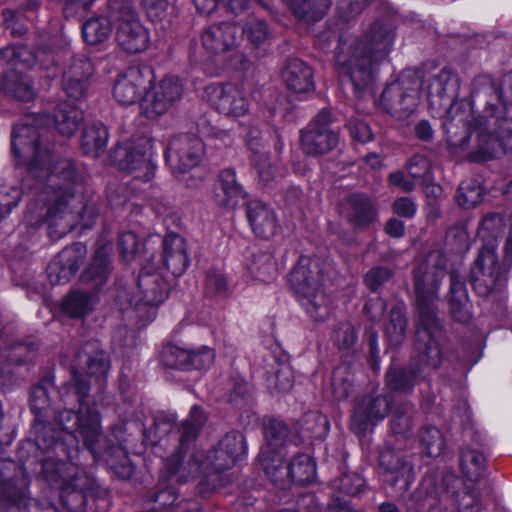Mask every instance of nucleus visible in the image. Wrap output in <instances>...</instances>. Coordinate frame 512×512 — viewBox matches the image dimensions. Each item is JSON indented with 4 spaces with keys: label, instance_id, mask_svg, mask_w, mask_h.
I'll return each instance as SVG.
<instances>
[{
    "label": "nucleus",
    "instance_id": "obj_16",
    "mask_svg": "<svg viewBox=\"0 0 512 512\" xmlns=\"http://www.w3.org/2000/svg\"><path fill=\"white\" fill-rule=\"evenodd\" d=\"M205 96L221 114L240 118L250 113V101L245 91L235 84H211L205 88Z\"/></svg>",
    "mask_w": 512,
    "mask_h": 512
},
{
    "label": "nucleus",
    "instance_id": "obj_20",
    "mask_svg": "<svg viewBox=\"0 0 512 512\" xmlns=\"http://www.w3.org/2000/svg\"><path fill=\"white\" fill-rule=\"evenodd\" d=\"M94 72L92 62L84 56L72 60L63 73V89L68 97L79 100L85 98Z\"/></svg>",
    "mask_w": 512,
    "mask_h": 512
},
{
    "label": "nucleus",
    "instance_id": "obj_6",
    "mask_svg": "<svg viewBox=\"0 0 512 512\" xmlns=\"http://www.w3.org/2000/svg\"><path fill=\"white\" fill-rule=\"evenodd\" d=\"M153 80L154 73L150 67H130L117 76L113 97L121 105H131L141 100V113L155 118L180 98L182 84L176 77H166L152 88Z\"/></svg>",
    "mask_w": 512,
    "mask_h": 512
},
{
    "label": "nucleus",
    "instance_id": "obj_40",
    "mask_svg": "<svg viewBox=\"0 0 512 512\" xmlns=\"http://www.w3.org/2000/svg\"><path fill=\"white\" fill-rule=\"evenodd\" d=\"M251 274L261 282H269L274 279L277 272V265L271 254L259 255L250 265Z\"/></svg>",
    "mask_w": 512,
    "mask_h": 512
},
{
    "label": "nucleus",
    "instance_id": "obj_35",
    "mask_svg": "<svg viewBox=\"0 0 512 512\" xmlns=\"http://www.w3.org/2000/svg\"><path fill=\"white\" fill-rule=\"evenodd\" d=\"M111 32V22L106 17L90 18L82 26L83 38L90 45L106 41L110 37Z\"/></svg>",
    "mask_w": 512,
    "mask_h": 512
},
{
    "label": "nucleus",
    "instance_id": "obj_47",
    "mask_svg": "<svg viewBox=\"0 0 512 512\" xmlns=\"http://www.w3.org/2000/svg\"><path fill=\"white\" fill-rule=\"evenodd\" d=\"M218 2H223L233 12L242 11L248 5V0H194L197 10L203 14H210Z\"/></svg>",
    "mask_w": 512,
    "mask_h": 512
},
{
    "label": "nucleus",
    "instance_id": "obj_23",
    "mask_svg": "<svg viewBox=\"0 0 512 512\" xmlns=\"http://www.w3.org/2000/svg\"><path fill=\"white\" fill-rule=\"evenodd\" d=\"M246 193L236 180L233 169H225L219 175L218 184L214 191V200L217 205L236 208L245 202Z\"/></svg>",
    "mask_w": 512,
    "mask_h": 512
},
{
    "label": "nucleus",
    "instance_id": "obj_9",
    "mask_svg": "<svg viewBox=\"0 0 512 512\" xmlns=\"http://www.w3.org/2000/svg\"><path fill=\"white\" fill-rule=\"evenodd\" d=\"M320 280L318 261L308 256L299 258L288 277L299 304L316 322L326 320L334 308L333 299L321 289Z\"/></svg>",
    "mask_w": 512,
    "mask_h": 512
},
{
    "label": "nucleus",
    "instance_id": "obj_50",
    "mask_svg": "<svg viewBox=\"0 0 512 512\" xmlns=\"http://www.w3.org/2000/svg\"><path fill=\"white\" fill-rule=\"evenodd\" d=\"M334 486L345 494L355 495L362 490L364 480L357 474H344Z\"/></svg>",
    "mask_w": 512,
    "mask_h": 512
},
{
    "label": "nucleus",
    "instance_id": "obj_11",
    "mask_svg": "<svg viewBox=\"0 0 512 512\" xmlns=\"http://www.w3.org/2000/svg\"><path fill=\"white\" fill-rule=\"evenodd\" d=\"M169 287L168 282L155 266L146 263L138 275L133 295L130 297L128 292L122 291L118 301L123 311L132 308L145 325L155 318V308L167 299Z\"/></svg>",
    "mask_w": 512,
    "mask_h": 512
},
{
    "label": "nucleus",
    "instance_id": "obj_13",
    "mask_svg": "<svg viewBox=\"0 0 512 512\" xmlns=\"http://www.w3.org/2000/svg\"><path fill=\"white\" fill-rule=\"evenodd\" d=\"M204 151V145L201 139L190 136L180 135L173 138L165 152V159L169 167L180 181L188 187L197 185L195 179H200L197 171L188 174L200 163Z\"/></svg>",
    "mask_w": 512,
    "mask_h": 512
},
{
    "label": "nucleus",
    "instance_id": "obj_37",
    "mask_svg": "<svg viewBox=\"0 0 512 512\" xmlns=\"http://www.w3.org/2000/svg\"><path fill=\"white\" fill-rule=\"evenodd\" d=\"M460 464L463 474L471 481H477L484 471L485 457L475 450L462 451Z\"/></svg>",
    "mask_w": 512,
    "mask_h": 512
},
{
    "label": "nucleus",
    "instance_id": "obj_28",
    "mask_svg": "<svg viewBox=\"0 0 512 512\" xmlns=\"http://www.w3.org/2000/svg\"><path fill=\"white\" fill-rule=\"evenodd\" d=\"M78 365L85 361L87 371L90 377L95 379H104L109 371L110 363L106 353L100 349L97 341H92L82 348L77 356Z\"/></svg>",
    "mask_w": 512,
    "mask_h": 512
},
{
    "label": "nucleus",
    "instance_id": "obj_7",
    "mask_svg": "<svg viewBox=\"0 0 512 512\" xmlns=\"http://www.w3.org/2000/svg\"><path fill=\"white\" fill-rule=\"evenodd\" d=\"M287 432L288 428L283 422L271 421L265 428L268 444L261 448L259 454V461L266 475L280 488H285L292 482L308 484L312 482L316 474V465L310 456L300 454L290 463L285 464L283 451L273 449L278 442H285Z\"/></svg>",
    "mask_w": 512,
    "mask_h": 512
},
{
    "label": "nucleus",
    "instance_id": "obj_5",
    "mask_svg": "<svg viewBox=\"0 0 512 512\" xmlns=\"http://www.w3.org/2000/svg\"><path fill=\"white\" fill-rule=\"evenodd\" d=\"M394 42V28L387 21L374 22L365 39L352 35L341 36L335 50V66L357 90L366 88L373 80L377 65L389 53Z\"/></svg>",
    "mask_w": 512,
    "mask_h": 512
},
{
    "label": "nucleus",
    "instance_id": "obj_10",
    "mask_svg": "<svg viewBox=\"0 0 512 512\" xmlns=\"http://www.w3.org/2000/svg\"><path fill=\"white\" fill-rule=\"evenodd\" d=\"M503 230V219L499 214L487 215L478 228V235L487 242L471 268V281L475 291L486 296L504 285L506 278L496 257V238Z\"/></svg>",
    "mask_w": 512,
    "mask_h": 512
},
{
    "label": "nucleus",
    "instance_id": "obj_62",
    "mask_svg": "<svg viewBox=\"0 0 512 512\" xmlns=\"http://www.w3.org/2000/svg\"><path fill=\"white\" fill-rule=\"evenodd\" d=\"M253 161L261 180L265 183H268L274 177L273 167L269 161V158L266 155L259 157L255 156Z\"/></svg>",
    "mask_w": 512,
    "mask_h": 512
},
{
    "label": "nucleus",
    "instance_id": "obj_14",
    "mask_svg": "<svg viewBox=\"0 0 512 512\" xmlns=\"http://www.w3.org/2000/svg\"><path fill=\"white\" fill-rule=\"evenodd\" d=\"M419 78L410 72L387 86L380 105L392 116L403 119L413 113L419 103Z\"/></svg>",
    "mask_w": 512,
    "mask_h": 512
},
{
    "label": "nucleus",
    "instance_id": "obj_38",
    "mask_svg": "<svg viewBox=\"0 0 512 512\" xmlns=\"http://www.w3.org/2000/svg\"><path fill=\"white\" fill-rule=\"evenodd\" d=\"M329 428V421L326 416L311 412L304 417L301 428L302 437L322 439L328 434Z\"/></svg>",
    "mask_w": 512,
    "mask_h": 512
},
{
    "label": "nucleus",
    "instance_id": "obj_42",
    "mask_svg": "<svg viewBox=\"0 0 512 512\" xmlns=\"http://www.w3.org/2000/svg\"><path fill=\"white\" fill-rule=\"evenodd\" d=\"M421 443L425 452L431 457L440 456L445 449L444 437L436 427H427L422 431Z\"/></svg>",
    "mask_w": 512,
    "mask_h": 512
},
{
    "label": "nucleus",
    "instance_id": "obj_19",
    "mask_svg": "<svg viewBox=\"0 0 512 512\" xmlns=\"http://www.w3.org/2000/svg\"><path fill=\"white\" fill-rule=\"evenodd\" d=\"M86 253L87 249L82 243H75L63 249L47 268L51 284L56 285L68 282L78 271Z\"/></svg>",
    "mask_w": 512,
    "mask_h": 512
},
{
    "label": "nucleus",
    "instance_id": "obj_33",
    "mask_svg": "<svg viewBox=\"0 0 512 512\" xmlns=\"http://www.w3.org/2000/svg\"><path fill=\"white\" fill-rule=\"evenodd\" d=\"M404 308L403 302H397L390 311L389 322L385 328V334L390 346L399 345L405 338L406 318Z\"/></svg>",
    "mask_w": 512,
    "mask_h": 512
},
{
    "label": "nucleus",
    "instance_id": "obj_63",
    "mask_svg": "<svg viewBox=\"0 0 512 512\" xmlns=\"http://www.w3.org/2000/svg\"><path fill=\"white\" fill-rule=\"evenodd\" d=\"M385 303L382 298L376 297L373 299H370L365 305H364V312L366 315H368L371 320L375 321L382 317L385 311Z\"/></svg>",
    "mask_w": 512,
    "mask_h": 512
},
{
    "label": "nucleus",
    "instance_id": "obj_61",
    "mask_svg": "<svg viewBox=\"0 0 512 512\" xmlns=\"http://www.w3.org/2000/svg\"><path fill=\"white\" fill-rule=\"evenodd\" d=\"M393 209L397 215L406 218L413 217L417 210L415 203L408 197L397 199L394 202Z\"/></svg>",
    "mask_w": 512,
    "mask_h": 512
},
{
    "label": "nucleus",
    "instance_id": "obj_44",
    "mask_svg": "<svg viewBox=\"0 0 512 512\" xmlns=\"http://www.w3.org/2000/svg\"><path fill=\"white\" fill-rule=\"evenodd\" d=\"M331 385L336 398L342 399L349 395L352 383L346 366H339L335 369Z\"/></svg>",
    "mask_w": 512,
    "mask_h": 512
},
{
    "label": "nucleus",
    "instance_id": "obj_17",
    "mask_svg": "<svg viewBox=\"0 0 512 512\" xmlns=\"http://www.w3.org/2000/svg\"><path fill=\"white\" fill-rule=\"evenodd\" d=\"M331 121L330 111L323 109L301 134V144L306 154H325L338 144V133L329 128Z\"/></svg>",
    "mask_w": 512,
    "mask_h": 512
},
{
    "label": "nucleus",
    "instance_id": "obj_22",
    "mask_svg": "<svg viewBox=\"0 0 512 512\" xmlns=\"http://www.w3.org/2000/svg\"><path fill=\"white\" fill-rule=\"evenodd\" d=\"M118 44L129 53L144 51L150 41L147 29L137 18L130 15L129 19H122L116 30Z\"/></svg>",
    "mask_w": 512,
    "mask_h": 512
},
{
    "label": "nucleus",
    "instance_id": "obj_56",
    "mask_svg": "<svg viewBox=\"0 0 512 512\" xmlns=\"http://www.w3.org/2000/svg\"><path fill=\"white\" fill-rule=\"evenodd\" d=\"M140 2L147 13V16L152 21L161 19L168 6L167 0H140Z\"/></svg>",
    "mask_w": 512,
    "mask_h": 512
},
{
    "label": "nucleus",
    "instance_id": "obj_52",
    "mask_svg": "<svg viewBox=\"0 0 512 512\" xmlns=\"http://www.w3.org/2000/svg\"><path fill=\"white\" fill-rule=\"evenodd\" d=\"M242 32L248 37V39L255 44L263 42L268 34L267 25L264 21L254 20L249 22L243 29Z\"/></svg>",
    "mask_w": 512,
    "mask_h": 512
},
{
    "label": "nucleus",
    "instance_id": "obj_49",
    "mask_svg": "<svg viewBox=\"0 0 512 512\" xmlns=\"http://www.w3.org/2000/svg\"><path fill=\"white\" fill-rule=\"evenodd\" d=\"M368 0H340L337 6L339 18L348 21L359 15L366 7Z\"/></svg>",
    "mask_w": 512,
    "mask_h": 512
},
{
    "label": "nucleus",
    "instance_id": "obj_4",
    "mask_svg": "<svg viewBox=\"0 0 512 512\" xmlns=\"http://www.w3.org/2000/svg\"><path fill=\"white\" fill-rule=\"evenodd\" d=\"M205 421L203 410L193 406L188 419L182 424L179 449L166 461L169 476L177 482L184 483L202 476L208 484L210 478H218L220 472L233 467L247 455L245 437L240 432L226 434L207 454L199 449L191 450V441Z\"/></svg>",
    "mask_w": 512,
    "mask_h": 512
},
{
    "label": "nucleus",
    "instance_id": "obj_12",
    "mask_svg": "<svg viewBox=\"0 0 512 512\" xmlns=\"http://www.w3.org/2000/svg\"><path fill=\"white\" fill-rule=\"evenodd\" d=\"M69 462H58L51 458L43 461L42 468L45 477L50 482H61V500L70 512H84L86 500L84 495L85 485L79 483L82 477L78 474V468Z\"/></svg>",
    "mask_w": 512,
    "mask_h": 512
},
{
    "label": "nucleus",
    "instance_id": "obj_29",
    "mask_svg": "<svg viewBox=\"0 0 512 512\" xmlns=\"http://www.w3.org/2000/svg\"><path fill=\"white\" fill-rule=\"evenodd\" d=\"M123 168L134 174V182L142 180L144 183H148L155 173V165L142 147L128 151Z\"/></svg>",
    "mask_w": 512,
    "mask_h": 512
},
{
    "label": "nucleus",
    "instance_id": "obj_60",
    "mask_svg": "<svg viewBox=\"0 0 512 512\" xmlns=\"http://www.w3.org/2000/svg\"><path fill=\"white\" fill-rule=\"evenodd\" d=\"M49 406V398L45 388L37 386L31 395V408L35 414H41Z\"/></svg>",
    "mask_w": 512,
    "mask_h": 512
},
{
    "label": "nucleus",
    "instance_id": "obj_53",
    "mask_svg": "<svg viewBox=\"0 0 512 512\" xmlns=\"http://www.w3.org/2000/svg\"><path fill=\"white\" fill-rule=\"evenodd\" d=\"M280 512H322V508L312 494L300 496L293 508L283 509Z\"/></svg>",
    "mask_w": 512,
    "mask_h": 512
},
{
    "label": "nucleus",
    "instance_id": "obj_39",
    "mask_svg": "<svg viewBox=\"0 0 512 512\" xmlns=\"http://www.w3.org/2000/svg\"><path fill=\"white\" fill-rule=\"evenodd\" d=\"M484 196V189L476 180L463 181L457 193L458 204L466 209L479 204Z\"/></svg>",
    "mask_w": 512,
    "mask_h": 512
},
{
    "label": "nucleus",
    "instance_id": "obj_64",
    "mask_svg": "<svg viewBox=\"0 0 512 512\" xmlns=\"http://www.w3.org/2000/svg\"><path fill=\"white\" fill-rule=\"evenodd\" d=\"M294 380L290 367H283L276 375V388L278 391L286 392L293 386Z\"/></svg>",
    "mask_w": 512,
    "mask_h": 512
},
{
    "label": "nucleus",
    "instance_id": "obj_48",
    "mask_svg": "<svg viewBox=\"0 0 512 512\" xmlns=\"http://www.w3.org/2000/svg\"><path fill=\"white\" fill-rule=\"evenodd\" d=\"M356 339L355 329L349 322L339 325L333 334V341L341 350L350 349L355 344Z\"/></svg>",
    "mask_w": 512,
    "mask_h": 512
},
{
    "label": "nucleus",
    "instance_id": "obj_25",
    "mask_svg": "<svg viewBox=\"0 0 512 512\" xmlns=\"http://www.w3.org/2000/svg\"><path fill=\"white\" fill-rule=\"evenodd\" d=\"M163 249L166 268L175 276L182 275L189 264L184 238L176 234L167 235L163 240Z\"/></svg>",
    "mask_w": 512,
    "mask_h": 512
},
{
    "label": "nucleus",
    "instance_id": "obj_8",
    "mask_svg": "<svg viewBox=\"0 0 512 512\" xmlns=\"http://www.w3.org/2000/svg\"><path fill=\"white\" fill-rule=\"evenodd\" d=\"M73 381L77 394L79 395V411L77 413L71 410H65L59 413L56 422L60 431L57 436H52L51 441L46 444L45 435L39 436L37 441L49 448L52 444L62 441L60 445L64 446L68 442L83 441L84 446L88 448L94 459L97 460V454L94 450V444L101 435L100 418L96 411L89 407L84 398L88 395L89 384L82 379V374L76 366L73 367Z\"/></svg>",
    "mask_w": 512,
    "mask_h": 512
},
{
    "label": "nucleus",
    "instance_id": "obj_55",
    "mask_svg": "<svg viewBox=\"0 0 512 512\" xmlns=\"http://www.w3.org/2000/svg\"><path fill=\"white\" fill-rule=\"evenodd\" d=\"M448 243L456 252L466 251L468 248V234L463 227L451 228L447 233Z\"/></svg>",
    "mask_w": 512,
    "mask_h": 512
},
{
    "label": "nucleus",
    "instance_id": "obj_41",
    "mask_svg": "<svg viewBox=\"0 0 512 512\" xmlns=\"http://www.w3.org/2000/svg\"><path fill=\"white\" fill-rule=\"evenodd\" d=\"M451 311L453 316L464 321L467 318L466 312H464L467 305V291L462 282L456 280L454 276H451Z\"/></svg>",
    "mask_w": 512,
    "mask_h": 512
},
{
    "label": "nucleus",
    "instance_id": "obj_59",
    "mask_svg": "<svg viewBox=\"0 0 512 512\" xmlns=\"http://www.w3.org/2000/svg\"><path fill=\"white\" fill-rule=\"evenodd\" d=\"M391 277V272L383 267H376L371 269L365 276L367 286L376 290L381 284L386 282Z\"/></svg>",
    "mask_w": 512,
    "mask_h": 512
},
{
    "label": "nucleus",
    "instance_id": "obj_30",
    "mask_svg": "<svg viewBox=\"0 0 512 512\" xmlns=\"http://www.w3.org/2000/svg\"><path fill=\"white\" fill-rule=\"evenodd\" d=\"M108 130L102 123L87 125L81 138L83 152L91 157H98L106 148Z\"/></svg>",
    "mask_w": 512,
    "mask_h": 512
},
{
    "label": "nucleus",
    "instance_id": "obj_58",
    "mask_svg": "<svg viewBox=\"0 0 512 512\" xmlns=\"http://www.w3.org/2000/svg\"><path fill=\"white\" fill-rule=\"evenodd\" d=\"M107 463L109 467L122 479L130 478L134 473V467L129 458L123 454L119 463L116 462L114 456H111Z\"/></svg>",
    "mask_w": 512,
    "mask_h": 512
},
{
    "label": "nucleus",
    "instance_id": "obj_36",
    "mask_svg": "<svg viewBox=\"0 0 512 512\" xmlns=\"http://www.w3.org/2000/svg\"><path fill=\"white\" fill-rule=\"evenodd\" d=\"M94 303L95 300L92 296L75 291L64 299L62 310L70 317L81 318L92 310Z\"/></svg>",
    "mask_w": 512,
    "mask_h": 512
},
{
    "label": "nucleus",
    "instance_id": "obj_46",
    "mask_svg": "<svg viewBox=\"0 0 512 512\" xmlns=\"http://www.w3.org/2000/svg\"><path fill=\"white\" fill-rule=\"evenodd\" d=\"M21 195L22 192L17 187H0V220L18 205Z\"/></svg>",
    "mask_w": 512,
    "mask_h": 512
},
{
    "label": "nucleus",
    "instance_id": "obj_45",
    "mask_svg": "<svg viewBox=\"0 0 512 512\" xmlns=\"http://www.w3.org/2000/svg\"><path fill=\"white\" fill-rule=\"evenodd\" d=\"M119 246L121 256L125 262L141 257L138 238L133 232L123 233L120 237Z\"/></svg>",
    "mask_w": 512,
    "mask_h": 512
},
{
    "label": "nucleus",
    "instance_id": "obj_51",
    "mask_svg": "<svg viewBox=\"0 0 512 512\" xmlns=\"http://www.w3.org/2000/svg\"><path fill=\"white\" fill-rule=\"evenodd\" d=\"M407 169L411 177L413 178H425L429 179L430 174V162L422 155H416L412 157L408 164Z\"/></svg>",
    "mask_w": 512,
    "mask_h": 512
},
{
    "label": "nucleus",
    "instance_id": "obj_27",
    "mask_svg": "<svg viewBox=\"0 0 512 512\" xmlns=\"http://www.w3.org/2000/svg\"><path fill=\"white\" fill-rule=\"evenodd\" d=\"M341 213L357 225L372 223L377 217L372 201L364 194L350 195L342 202Z\"/></svg>",
    "mask_w": 512,
    "mask_h": 512
},
{
    "label": "nucleus",
    "instance_id": "obj_57",
    "mask_svg": "<svg viewBox=\"0 0 512 512\" xmlns=\"http://www.w3.org/2000/svg\"><path fill=\"white\" fill-rule=\"evenodd\" d=\"M207 289L209 292L216 295H226L229 292V286L225 276L221 273H211L206 281Z\"/></svg>",
    "mask_w": 512,
    "mask_h": 512
},
{
    "label": "nucleus",
    "instance_id": "obj_26",
    "mask_svg": "<svg viewBox=\"0 0 512 512\" xmlns=\"http://www.w3.org/2000/svg\"><path fill=\"white\" fill-rule=\"evenodd\" d=\"M282 77L287 88L297 94H306L314 90L313 71L299 59L288 63L282 72Z\"/></svg>",
    "mask_w": 512,
    "mask_h": 512
},
{
    "label": "nucleus",
    "instance_id": "obj_15",
    "mask_svg": "<svg viewBox=\"0 0 512 512\" xmlns=\"http://www.w3.org/2000/svg\"><path fill=\"white\" fill-rule=\"evenodd\" d=\"M240 28L233 23H221L208 27L201 36L203 48L210 54L227 55L229 65L241 69L246 56L238 51Z\"/></svg>",
    "mask_w": 512,
    "mask_h": 512
},
{
    "label": "nucleus",
    "instance_id": "obj_32",
    "mask_svg": "<svg viewBox=\"0 0 512 512\" xmlns=\"http://www.w3.org/2000/svg\"><path fill=\"white\" fill-rule=\"evenodd\" d=\"M415 479L412 465L397 459L394 466H388L384 474V481L395 487L398 491H406Z\"/></svg>",
    "mask_w": 512,
    "mask_h": 512
},
{
    "label": "nucleus",
    "instance_id": "obj_18",
    "mask_svg": "<svg viewBox=\"0 0 512 512\" xmlns=\"http://www.w3.org/2000/svg\"><path fill=\"white\" fill-rule=\"evenodd\" d=\"M214 358V351L208 346L188 349L170 344L164 347L161 355V360L166 366L183 370L208 368Z\"/></svg>",
    "mask_w": 512,
    "mask_h": 512
},
{
    "label": "nucleus",
    "instance_id": "obj_34",
    "mask_svg": "<svg viewBox=\"0 0 512 512\" xmlns=\"http://www.w3.org/2000/svg\"><path fill=\"white\" fill-rule=\"evenodd\" d=\"M112 251L111 243H104L97 247L93 263L84 272L83 278L87 281H98L102 283L109 271V256Z\"/></svg>",
    "mask_w": 512,
    "mask_h": 512
},
{
    "label": "nucleus",
    "instance_id": "obj_21",
    "mask_svg": "<svg viewBox=\"0 0 512 512\" xmlns=\"http://www.w3.org/2000/svg\"><path fill=\"white\" fill-rule=\"evenodd\" d=\"M389 410V400L383 396H369L355 408L351 418V428L356 434H363L382 421Z\"/></svg>",
    "mask_w": 512,
    "mask_h": 512
},
{
    "label": "nucleus",
    "instance_id": "obj_24",
    "mask_svg": "<svg viewBox=\"0 0 512 512\" xmlns=\"http://www.w3.org/2000/svg\"><path fill=\"white\" fill-rule=\"evenodd\" d=\"M247 219L253 232L261 238H270L277 232L274 211L261 201L253 200L247 206Z\"/></svg>",
    "mask_w": 512,
    "mask_h": 512
},
{
    "label": "nucleus",
    "instance_id": "obj_43",
    "mask_svg": "<svg viewBox=\"0 0 512 512\" xmlns=\"http://www.w3.org/2000/svg\"><path fill=\"white\" fill-rule=\"evenodd\" d=\"M2 89V87H0ZM7 92L11 93L21 101H30L35 96V91L31 85V80L27 76H21L12 80L9 78L7 84L3 86Z\"/></svg>",
    "mask_w": 512,
    "mask_h": 512
},
{
    "label": "nucleus",
    "instance_id": "obj_2",
    "mask_svg": "<svg viewBox=\"0 0 512 512\" xmlns=\"http://www.w3.org/2000/svg\"><path fill=\"white\" fill-rule=\"evenodd\" d=\"M432 113L442 117V126L451 147L465 150L475 137V145L469 156L472 161L493 159L509 151L503 141L488 132L502 116L492 106L486 110L485 119L476 118L473 106L466 99L456 100L459 79L450 69L444 68L425 87Z\"/></svg>",
    "mask_w": 512,
    "mask_h": 512
},
{
    "label": "nucleus",
    "instance_id": "obj_3",
    "mask_svg": "<svg viewBox=\"0 0 512 512\" xmlns=\"http://www.w3.org/2000/svg\"><path fill=\"white\" fill-rule=\"evenodd\" d=\"M446 257L441 251L430 252L419 260L414 272V286L419 310L420 323L416 332L417 356L410 369L387 373V384L395 391H406L416 382L419 375H428L442 362L440 338L441 327L435 317L433 301L439 285L446 276Z\"/></svg>",
    "mask_w": 512,
    "mask_h": 512
},
{
    "label": "nucleus",
    "instance_id": "obj_1",
    "mask_svg": "<svg viewBox=\"0 0 512 512\" xmlns=\"http://www.w3.org/2000/svg\"><path fill=\"white\" fill-rule=\"evenodd\" d=\"M83 119L75 105L62 104L53 118L30 115L12 132V151L19 165H27L24 186L41 190L45 207L29 208L31 224L44 222L52 240H58L80 225L89 228L97 217L95 201L84 195L83 178L68 160L52 163L47 150L41 149L38 129L53 124L64 136H72Z\"/></svg>",
    "mask_w": 512,
    "mask_h": 512
},
{
    "label": "nucleus",
    "instance_id": "obj_54",
    "mask_svg": "<svg viewBox=\"0 0 512 512\" xmlns=\"http://www.w3.org/2000/svg\"><path fill=\"white\" fill-rule=\"evenodd\" d=\"M347 127L351 137L356 141L366 143L372 139L373 135L370 127L359 119H351Z\"/></svg>",
    "mask_w": 512,
    "mask_h": 512
},
{
    "label": "nucleus",
    "instance_id": "obj_31",
    "mask_svg": "<svg viewBox=\"0 0 512 512\" xmlns=\"http://www.w3.org/2000/svg\"><path fill=\"white\" fill-rule=\"evenodd\" d=\"M293 14L307 22L321 19L330 6V0H285Z\"/></svg>",
    "mask_w": 512,
    "mask_h": 512
}]
</instances>
